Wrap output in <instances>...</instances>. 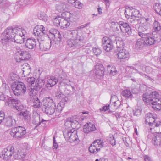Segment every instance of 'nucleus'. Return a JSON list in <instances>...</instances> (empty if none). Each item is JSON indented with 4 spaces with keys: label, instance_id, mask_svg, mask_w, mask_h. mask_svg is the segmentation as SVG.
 Instances as JSON below:
<instances>
[{
    "label": "nucleus",
    "instance_id": "55",
    "mask_svg": "<svg viewBox=\"0 0 161 161\" xmlns=\"http://www.w3.org/2000/svg\"><path fill=\"white\" fill-rule=\"evenodd\" d=\"M70 82V80H68L66 79L65 80H63V81L61 82V83H62L63 84H64V86H70L72 88V89H74V87L71 85Z\"/></svg>",
    "mask_w": 161,
    "mask_h": 161
},
{
    "label": "nucleus",
    "instance_id": "50",
    "mask_svg": "<svg viewBox=\"0 0 161 161\" xmlns=\"http://www.w3.org/2000/svg\"><path fill=\"white\" fill-rule=\"evenodd\" d=\"M67 121L65 123V125L68 124L69 123L70 125H71V126L73 125V124H76V125L79 124V122L77 121L75 119H73L71 118L67 119Z\"/></svg>",
    "mask_w": 161,
    "mask_h": 161
},
{
    "label": "nucleus",
    "instance_id": "22",
    "mask_svg": "<svg viewBox=\"0 0 161 161\" xmlns=\"http://www.w3.org/2000/svg\"><path fill=\"white\" fill-rule=\"evenodd\" d=\"M65 18L70 22L75 21L77 19V14L75 12H66L65 13Z\"/></svg>",
    "mask_w": 161,
    "mask_h": 161
},
{
    "label": "nucleus",
    "instance_id": "27",
    "mask_svg": "<svg viewBox=\"0 0 161 161\" xmlns=\"http://www.w3.org/2000/svg\"><path fill=\"white\" fill-rule=\"evenodd\" d=\"M25 155L24 150H18L17 152H14V157L15 159H20L24 158Z\"/></svg>",
    "mask_w": 161,
    "mask_h": 161
},
{
    "label": "nucleus",
    "instance_id": "64",
    "mask_svg": "<svg viewBox=\"0 0 161 161\" xmlns=\"http://www.w3.org/2000/svg\"><path fill=\"white\" fill-rule=\"evenodd\" d=\"M5 114L4 112L3 111L0 112V124L2 121L4 119Z\"/></svg>",
    "mask_w": 161,
    "mask_h": 161
},
{
    "label": "nucleus",
    "instance_id": "54",
    "mask_svg": "<svg viewBox=\"0 0 161 161\" xmlns=\"http://www.w3.org/2000/svg\"><path fill=\"white\" fill-rule=\"evenodd\" d=\"M26 80L27 82L33 86V85H34V83L35 82V78L33 77H29L27 78Z\"/></svg>",
    "mask_w": 161,
    "mask_h": 161
},
{
    "label": "nucleus",
    "instance_id": "57",
    "mask_svg": "<svg viewBox=\"0 0 161 161\" xmlns=\"http://www.w3.org/2000/svg\"><path fill=\"white\" fill-rule=\"evenodd\" d=\"M109 141L110 144H111L113 146H114L116 144V140L113 135H112L110 136Z\"/></svg>",
    "mask_w": 161,
    "mask_h": 161
},
{
    "label": "nucleus",
    "instance_id": "11",
    "mask_svg": "<svg viewBox=\"0 0 161 161\" xmlns=\"http://www.w3.org/2000/svg\"><path fill=\"white\" fill-rule=\"evenodd\" d=\"M14 147L12 145H10L4 148L0 153V158L5 160H7L10 158L12 154L14 155Z\"/></svg>",
    "mask_w": 161,
    "mask_h": 161
},
{
    "label": "nucleus",
    "instance_id": "62",
    "mask_svg": "<svg viewBox=\"0 0 161 161\" xmlns=\"http://www.w3.org/2000/svg\"><path fill=\"white\" fill-rule=\"evenodd\" d=\"M120 23V21H119L118 23H117L116 24H115V25H116V29L117 31H121V30H122L121 28L122 27L119 24Z\"/></svg>",
    "mask_w": 161,
    "mask_h": 161
},
{
    "label": "nucleus",
    "instance_id": "1",
    "mask_svg": "<svg viewBox=\"0 0 161 161\" xmlns=\"http://www.w3.org/2000/svg\"><path fill=\"white\" fill-rule=\"evenodd\" d=\"M143 100L147 104H151L154 110L161 109V99L158 92L155 91L149 94L146 93L143 95Z\"/></svg>",
    "mask_w": 161,
    "mask_h": 161
},
{
    "label": "nucleus",
    "instance_id": "60",
    "mask_svg": "<svg viewBox=\"0 0 161 161\" xmlns=\"http://www.w3.org/2000/svg\"><path fill=\"white\" fill-rule=\"evenodd\" d=\"M18 76L16 74H11L10 75L11 80L12 81H15L18 78Z\"/></svg>",
    "mask_w": 161,
    "mask_h": 161
},
{
    "label": "nucleus",
    "instance_id": "25",
    "mask_svg": "<svg viewBox=\"0 0 161 161\" xmlns=\"http://www.w3.org/2000/svg\"><path fill=\"white\" fill-rule=\"evenodd\" d=\"M58 82V80L54 76H51L47 80L46 86L47 87H50L55 85Z\"/></svg>",
    "mask_w": 161,
    "mask_h": 161
},
{
    "label": "nucleus",
    "instance_id": "32",
    "mask_svg": "<svg viewBox=\"0 0 161 161\" xmlns=\"http://www.w3.org/2000/svg\"><path fill=\"white\" fill-rule=\"evenodd\" d=\"M68 2L72 4L76 8L80 9L82 8V4L78 0H68Z\"/></svg>",
    "mask_w": 161,
    "mask_h": 161
},
{
    "label": "nucleus",
    "instance_id": "8",
    "mask_svg": "<svg viewBox=\"0 0 161 161\" xmlns=\"http://www.w3.org/2000/svg\"><path fill=\"white\" fill-rule=\"evenodd\" d=\"M46 33L45 28L42 25H37L33 29V34L37 36V39L39 43L40 41L44 40Z\"/></svg>",
    "mask_w": 161,
    "mask_h": 161
},
{
    "label": "nucleus",
    "instance_id": "14",
    "mask_svg": "<svg viewBox=\"0 0 161 161\" xmlns=\"http://www.w3.org/2000/svg\"><path fill=\"white\" fill-rule=\"evenodd\" d=\"M116 53L117 58L120 60L128 59L129 58L130 54L128 51L124 48L117 49Z\"/></svg>",
    "mask_w": 161,
    "mask_h": 161
},
{
    "label": "nucleus",
    "instance_id": "61",
    "mask_svg": "<svg viewBox=\"0 0 161 161\" xmlns=\"http://www.w3.org/2000/svg\"><path fill=\"white\" fill-rule=\"evenodd\" d=\"M109 105H108V106H103L102 108H100L99 110L100 112L105 111L108 110L109 108Z\"/></svg>",
    "mask_w": 161,
    "mask_h": 161
},
{
    "label": "nucleus",
    "instance_id": "41",
    "mask_svg": "<svg viewBox=\"0 0 161 161\" xmlns=\"http://www.w3.org/2000/svg\"><path fill=\"white\" fill-rule=\"evenodd\" d=\"M44 82L42 79L37 80L36 82L35 87L38 89H40L44 85Z\"/></svg>",
    "mask_w": 161,
    "mask_h": 161
},
{
    "label": "nucleus",
    "instance_id": "28",
    "mask_svg": "<svg viewBox=\"0 0 161 161\" xmlns=\"http://www.w3.org/2000/svg\"><path fill=\"white\" fill-rule=\"evenodd\" d=\"M70 25V22L68 20L65 18H62L59 26L62 29H65L68 27Z\"/></svg>",
    "mask_w": 161,
    "mask_h": 161
},
{
    "label": "nucleus",
    "instance_id": "31",
    "mask_svg": "<svg viewBox=\"0 0 161 161\" xmlns=\"http://www.w3.org/2000/svg\"><path fill=\"white\" fill-rule=\"evenodd\" d=\"M29 94L30 97H36V95L37 94L38 92V89L35 87V85L32 86L30 89H29Z\"/></svg>",
    "mask_w": 161,
    "mask_h": 161
},
{
    "label": "nucleus",
    "instance_id": "56",
    "mask_svg": "<svg viewBox=\"0 0 161 161\" xmlns=\"http://www.w3.org/2000/svg\"><path fill=\"white\" fill-rule=\"evenodd\" d=\"M64 103L63 102H60L57 105L56 110L60 112L62 110V108L64 107Z\"/></svg>",
    "mask_w": 161,
    "mask_h": 161
},
{
    "label": "nucleus",
    "instance_id": "34",
    "mask_svg": "<svg viewBox=\"0 0 161 161\" xmlns=\"http://www.w3.org/2000/svg\"><path fill=\"white\" fill-rule=\"evenodd\" d=\"M122 95L125 98H131L132 97V94L130 90L128 89H126L122 92Z\"/></svg>",
    "mask_w": 161,
    "mask_h": 161
},
{
    "label": "nucleus",
    "instance_id": "15",
    "mask_svg": "<svg viewBox=\"0 0 161 161\" xmlns=\"http://www.w3.org/2000/svg\"><path fill=\"white\" fill-rule=\"evenodd\" d=\"M16 49L17 50L16 54L17 55H19V57L16 58L17 62H19L20 61V60H28L29 59L30 55L28 53L22 51L21 50H18L17 48Z\"/></svg>",
    "mask_w": 161,
    "mask_h": 161
},
{
    "label": "nucleus",
    "instance_id": "48",
    "mask_svg": "<svg viewBox=\"0 0 161 161\" xmlns=\"http://www.w3.org/2000/svg\"><path fill=\"white\" fill-rule=\"evenodd\" d=\"M112 43L111 40L108 37H104L102 40L103 46Z\"/></svg>",
    "mask_w": 161,
    "mask_h": 161
},
{
    "label": "nucleus",
    "instance_id": "2",
    "mask_svg": "<svg viewBox=\"0 0 161 161\" xmlns=\"http://www.w3.org/2000/svg\"><path fill=\"white\" fill-rule=\"evenodd\" d=\"M17 27L13 28L12 27H8L6 29L1 35V42L2 45L5 47L8 46L10 41H12L14 37H15Z\"/></svg>",
    "mask_w": 161,
    "mask_h": 161
},
{
    "label": "nucleus",
    "instance_id": "29",
    "mask_svg": "<svg viewBox=\"0 0 161 161\" xmlns=\"http://www.w3.org/2000/svg\"><path fill=\"white\" fill-rule=\"evenodd\" d=\"M89 151L91 153L96 154L100 150V148L97 147V146L94 144V142L89 147Z\"/></svg>",
    "mask_w": 161,
    "mask_h": 161
},
{
    "label": "nucleus",
    "instance_id": "43",
    "mask_svg": "<svg viewBox=\"0 0 161 161\" xmlns=\"http://www.w3.org/2000/svg\"><path fill=\"white\" fill-rule=\"evenodd\" d=\"M34 99L32 103V106L35 108H39L41 107V104L39 99L37 97L34 98Z\"/></svg>",
    "mask_w": 161,
    "mask_h": 161
},
{
    "label": "nucleus",
    "instance_id": "13",
    "mask_svg": "<svg viewBox=\"0 0 161 161\" xmlns=\"http://www.w3.org/2000/svg\"><path fill=\"white\" fill-rule=\"evenodd\" d=\"M73 36V39H69L67 40V42L68 45L70 47H73L74 46H76L77 44L81 41L84 39V37L82 36H80L78 34L76 36H75L74 34Z\"/></svg>",
    "mask_w": 161,
    "mask_h": 161
},
{
    "label": "nucleus",
    "instance_id": "42",
    "mask_svg": "<svg viewBox=\"0 0 161 161\" xmlns=\"http://www.w3.org/2000/svg\"><path fill=\"white\" fill-rule=\"evenodd\" d=\"M38 17L40 19L45 22L47 20V16L44 12H39Z\"/></svg>",
    "mask_w": 161,
    "mask_h": 161
},
{
    "label": "nucleus",
    "instance_id": "23",
    "mask_svg": "<svg viewBox=\"0 0 161 161\" xmlns=\"http://www.w3.org/2000/svg\"><path fill=\"white\" fill-rule=\"evenodd\" d=\"M36 40L34 38H29L26 40L25 44L26 47L30 49H32L36 46Z\"/></svg>",
    "mask_w": 161,
    "mask_h": 161
},
{
    "label": "nucleus",
    "instance_id": "17",
    "mask_svg": "<svg viewBox=\"0 0 161 161\" xmlns=\"http://www.w3.org/2000/svg\"><path fill=\"white\" fill-rule=\"evenodd\" d=\"M16 115H13L8 116L5 119L6 125L8 127L15 125L16 123Z\"/></svg>",
    "mask_w": 161,
    "mask_h": 161
},
{
    "label": "nucleus",
    "instance_id": "9",
    "mask_svg": "<svg viewBox=\"0 0 161 161\" xmlns=\"http://www.w3.org/2000/svg\"><path fill=\"white\" fill-rule=\"evenodd\" d=\"M17 30L15 34L12 41L17 43L21 44L24 42L26 35V32L24 29L17 27Z\"/></svg>",
    "mask_w": 161,
    "mask_h": 161
},
{
    "label": "nucleus",
    "instance_id": "5",
    "mask_svg": "<svg viewBox=\"0 0 161 161\" xmlns=\"http://www.w3.org/2000/svg\"><path fill=\"white\" fill-rule=\"evenodd\" d=\"M14 94L17 96L23 95L26 92V88L24 83L21 82H15L12 86Z\"/></svg>",
    "mask_w": 161,
    "mask_h": 161
},
{
    "label": "nucleus",
    "instance_id": "36",
    "mask_svg": "<svg viewBox=\"0 0 161 161\" xmlns=\"http://www.w3.org/2000/svg\"><path fill=\"white\" fill-rule=\"evenodd\" d=\"M89 24L90 23H87L84 25H82L80 26H79L78 27H77L76 28L75 30H72L71 31H70L71 32V34L72 35H74V34L75 36H76L77 34H78L77 32L76 31L78 30L81 29L86 27L88 25H89Z\"/></svg>",
    "mask_w": 161,
    "mask_h": 161
},
{
    "label": "nucleus",
    "instance_id": "59",
    "mask_svg": "<svg viewBox=\"0 0 161 161\" xmlns=\"http://www.w3.org/2000/svg\"><path fill=\"white\" fill-rule=\"evenodd\" d=\"M28 67L27 68V70H23V75L24 76H25L29 75V74L31 72V70L30 69H28Z\"/></svg>",
    "mask_w": 161,
    "mask_h": 161
},
{
    "label": "nucleus",
    "instance_id": "52",
    "mask_svg": "<svg viewBox=\"0 0 161 161\" xmlns=\"http://www.w3.org/2000/svg\"><path fill=\"white\" fill-rule=\"evenodd\" d=\"M116 43L117 44V49L123 48L124 46V44L123 41L122 40H118L117 41Z\"/></svg>",
    "mask_w": 161,
    "mask_h": 161
},
{
    "label": "nucleus",
    "instance_id": "40",
    "mask_svg": "<svg viewBox=\"0 0 161 161\" xmlns=\"http://www.w3.org/2000/svg\"><path fill=\"white\" fill-rule=\"evenodd\" d=\"M144 40L142 39H138L136 44V47L139 49L140 48L142 47L145 44Z\"/></svg>",
    "mask_w": 161,
    "mask_h": 161
},
{
    "label": "nucleus",
    "instance_id": "7",
    "mask_svg": "<svg viewBox=\"0 0 161 161\" xmlns=\"http://www.w3.org/2000/svg\"><path fill=\"white\" fill-rule=\"evenodd\" d=\"M156 115L151 113L147 114L145 116V122L153 128H158L161 130V122H156Z\"/></svg>",
    "mask_w": 161,
    "mask_h": 161
},
{
    "label": "nucleus",
    "instance_id": "53",
    "mask_svg": "<svg viewBox=\"0 0 161 161\" xmlns=\"http://www.w3.org/2000/svg\"><path fill=\"white\" fill-rule=\"evenodd\" d=\"M93 52L96 56L100 55L101 53V50L98 47H96L92 49Z\"/></svg>",
    "mask_w": 161,
    "mask_h": 161
},
{
    "label": "nucleus",
    "instance_id": "51",
    "mask_svg": "<svg viewBox=\"0 0 161 161\" xmlns=\"http://www.w3.org/2000/svg\"><path fill=\"white\" fill-rule=\"evenodd\" d=\"M104 50L107 52L110 51L113 48V46L112 43L103 46Z\"/></svg>",
    "mask_w": 161,
    "mask_h": 161
},
{
    "label": "nucleus",
    "instance_id": "45",
    "mask_svg": "<svg viewBox=\"0 0 161 161\" xmlns=\"http://www.w3.org/2000/svg\"><path fill=\"white\" fill-rule=\"evenodd\" d=\"M153 30L155 31H158L161 30V26L158 22L156 20L154 21L153 25Z\"/></svg>",
    "mask_w": 161,
    "mask_h": 161
},
{
    "label": "nucleus",
    "instance_id": "19",
    "mask_svg": "<svg viewBox=\"0 0 161 161\" xmlns=\"http://www.w3.org/2000/svg\"><path fill=\"white\" fill-rule=\"evenodd\" d=\"M95 69L94 73L98 76H102L104 75V68L103 65L100 64H97L95 66Z\"/></svg>",
    "mask_w": 161,
    "mask_h": 161
},
{
    "label": "nucleus",
    "instance_id": "24",
    "mask_svg": "<svg viewBox=\"0 0 161 161\" xmlns=\"http://www.w3.org/2000/svg\"><path fill=\"white\" fill-rule=\"evenodd\" d=\"M72 131V133L71 134L70 138L67 141L71 143L73 142L75 143H78L79 142V140L77 135V131L73 128Z\"/></svg>",
    "mask_w": 161,
    "mask_h": 161
},
{
    "label": "nucleus",
    "instance_id": "38",
    "mask_svg": "<svg viewBox=\"0 0 161 161\" xmlns=\"http://www.w3.org/2000/svg\"><path fill=\"white\" fill-rule=\"evenodd\" d=\"M44 121V120L43 119H42L41 121H40L39 115L37 114L36 117L33 119L32 123L35 125L36 127H37L39 126L41 122Z\"/></svg>",
    "mask_w": 161,
    "mask_h": 161
},
{
    "label": "nucleus",
    "instance_id": "47",
    "mask_svg": "<svg viewBox=\"0 0 161 161\" xmlns=\"http://www.w3.org/2000/svg\"><path fill=\"white\" fill-rule=\"evenodd\" d=\"M62 17L57 16L54 18L53 20L54 25L57 26H59Z\"/></svg>",
    "mask_w": 161,
    "mask_h": 161
},
{
    "label": "nucleus",
    "instance_id": "63",
    "mask_svg": "<svg viewBox=\"0 0 161 161\" xmlns=\"http://www.w3.org/2000/svg\"><path fill=\"white\" fill-rule=\"evenodd\" d=\"M28 68V69H30L31 68L30 67L29 65L28 64L25 63L23 65V68H22V71H23V70H27V68Z\"/></svg>",
    "mask_w": 161,
    "mask_h": 161
},
{
    "label": "nucleus",
    "instance_id": "44",
    "mask_svg": "<svg viewBox=\"0 0 161 161\" xmlns=\"http://www.w3.org/2000/svg\"><path fill=\"white\" fill-rule=\"evenodd\" d=\"M94 144L96 145L97 147L101 148L103 147L104 145V142L103 140L101 139H97L94 142Z\"/></svg>",
    "mask_w": 161,
    "mask_h": 161
},
{
    "label": "nucleus",
    "instance_id": "20",
    "mask_svg": "<svg viewBox=\"0 0 161 161\" xmlns=\"http://www.w3.org/2000/svg\"><path fill=\"white\" fill-rule=\"evenodd\" d=\"M96 130L95 125L90 122L87 123L84 125L83 128V131L86 133L95 131Z\"/></svg>",
    "mask_w": 161,
    "mask_h": 161
},
{
    "label": "nucleus",
    "instance_id": "4",
    "mask_svg": "<svg viewBox=\"0 0 161 161\" xmlns=\"http://www.w3.org/2000/svg\"><path fill=\"white\" fill-rule=\"evenodd\" d=\"M2 100H4L5 104L12 108H15L18 111H21L24 108L23 105L21 104L20 101L18 100L12 99L10 97H4Z\"/></svg>",
    "mask_w": 161,
    "mask_h": 161
},
{
    "label": "nucleus",
    "instance_id": "21",
    "mask_svg": "<svg viewBox=\"0 0 161 161\" xmlns=\"http://www.w3.org/2000/svg\"><path fill=\"white\" fill-rule=\"evenodd\" d=\"M152 142L154 145L161 147V132L157 133L154 135Z\"/></svg>",
    "mask_w": 161,
    "mask_h": 161
},
{
    "label": "nucleus",
    "instance_id": "49",
    "mask_svg": "<svg viewBox=\"0 0 161 161\" xmlns=\"http://www.w3.org/2000/svg\"><path fill=\"white\" fill-rule=\"evenodd\" d=\"M9 87L6 83H3L2 86L0 88V91L3 93H5L6 92L9 90Z\"/></svg>",
    "mask_w": 161,
    "mask_h": 161
},
{
    "label": "nucleus",
    "instance_id": "46",
    "mask_svg": "<svg viewBox=\"0 0 161 161\" xmlns=\"http://www.w3.org/2000/svg\"><path fill=\"white\" fill-rule=\"evenodd\" d=\"M149 20V18L142 19H141L140 22V27L139 29H140V28L142 27H146L148 23V21Z\"/></svg>",
    "mask_w": 161,
    "mask_h": 161
},
{
    "label": "nucleus",
    "instance_id": "18",
    "mask_svg": "<svg viewBox=\"0 0 161 161\" xmlns=\"http://www.w3.org/2000/svg\"><path fill=\"white\" fill-rule=\"evenodd\" d=\"M41 104L42 108L55 105L53 100L50 97L44 98L42 101Z\"/></svg>",
    "mask_w": 161,
    "mask_h": 161
},
{
    "label": "nucleus",
    "instance_id": "16",
    "mask_svg": "<svg viewBox=\"0 0 161 161\" xmlns=\"http://www.w3.org/2000/svg\"><path fill=\"white\" fill-rule=\"evenodd\" d=\"M119 24L121 26L122 29L121 32H125L129 35H130L132 34L131 29L128 23L122 21H120Z\"/></svg>",
    "mask_w": 161,
    "mask_h": 161
},
{
    "label": "nucleus",
    "instance_id": "33",
    "mask_svg": "<svg viewBox=\"0 0 161 161\" xmlns=\"http://www.w3.org/2000/svg\"><path fill=\"white\" fill-rule=\"evenodd\" d=\"M107 70L108 73L111 75H116L117 72L115 66L113 65H108L107 66Z\"/></svg>",
    "mask_w": 161,
    "mask_h": 161
},
{
    "label": "nucleus",
    "instance_id": "35",
    "mask_svg": "<svg viewBox=\"0 0 161 161\" xmlns=\"http://www.w3.org/2000/svg\"><path fill=\"white\" fill-rule=\"evenodd\" d=\"M68 6L66 4L63 3L57 5L56 8L59 12H64L67 10Z\"/></svg>",
    "mask_w": 161,
    "mask_h": 161
},
{
    "label": "nucleus",
    "instance_id": "37",
    "mask_svg": "<svg viewBox=\"0 0 161 161\" xmlns=\"http://www.w3.org/2000/svg\"><path fill=\"white\" fill-rule=\"evenodd\" d=\"M72 132V129L66 130L64 131L63 135L65 140L67 141L70 138Z\"/></svg>",
    "mask_w": 161,
    "mask_h": 161
},
{
    "label": "nucleus",
    "instance_id": "10",
    "mask_svg": "<svg viewBox=\"0 0 161 161\" xmlns=\"http://www.w3.org/2000/svg\"><path fill=\"white\" fill-rule=\"evenodd\" d=\"M26 133V129L22 126L13 128L11 129L10 132L11 135L17 139L23 137Z\"/></svg>",
    "mask_w": 161,
    "mask_h": 161
},
{
    "label": "nucleus",
    "instance_id": "6",
    "mask_svg": "<svg viewBox=\"0 0 161 161\" xmlns=\"http://www.w3.org/2000/svg\"><path fill=\"white\" fill-rule=\"evenodd\" d=\"M139 13L138 11L135 9H132L131 10L128 9L125 10L124 13L125 17L128 19V21L133 24H136V23L139 22Z\"/></svg>",
    "mask_w": 161,
    "mask_h": 161
},
{
    "label": "nucleus",
    "instance_id": "12",
    "mask_svg": "<svg viewBox=\"0 0 161 161\" xmlns=\"http://www.w3.org/2000/svg\"><path fill=\"white\" fill-rule=\"evenodd\" d=\"M49 36L51 37L55 43H59L61 40V36L59 32L57 29H51L49 31Z\"/></svg>",
    "mask_w": 161,
    "mask_h": 161
},
{
    "label": "nucleus",
    "instance_id": "26",
    "mask_svg": "<svg viewBox=\"0 0 161 161\" xmlns=\"http://www.w3.org/2000/svg\"><path fill=\"white\" fill-rule=\"evenodd\" d=\"M42 111L45 112L47 114L49 115H52L55 112L56 109V105H52L49 107H46L45 108H42Z\"/></svg>",
    "mask_w": 161,
    "mask_h": 161
},
{
    "label": "nucleus",
    "instance_id": "58",
    "mask_svg": "<svg viewBox=\"0 0 161 161\" xmlns=\"http://www.w3.org/2000/svg\"><path fill=\"white\" fill-rule=\"evenodd\" d=\"M53 149H57L58 148V145L57 143L55 140V137L54 136L53 137Z\"/></svg>",
    "mask_w": 161,
    "mask_h": 161
},
{
    "label": "nucleus",
    "instance_id": "3",
    "mask_svg": "<svg viewBox=\"0 0 161 161\" xmlns=\"http://www.w3.org/2000/svg\"><path fill=\"white\" fill-rule=\"evenodd\" d=\"M145 31L142 32L139 31L138 34L141 37L145 39L144 42L146 45H151L153 44L155 42H158L161 40V36L159 34H156V37L155 39L154 37L149 33H144Z\"/></svg>",
    "mask_w": 161,
    "mask_h": 161
},
{
    "label": "nucleus",
    "instance_id": "39",
    "mask_svg": "<svg viewBox=\"0 0 161 161\" xmlns=\"http://www.w3.org/2000/svg\"><path fill=\"white\" fill-rule=\"evenodd\" d=\"M153 8L155 12L161 16V4L156 3L154 4Z\"/></svg>",
    "mask_w": 161,
    "mask_h": 161
},
{
    "label": "nucleus",
    "instance_id": "30",
    "mask_svg": "<svg viewBox=\"0 0 161 161\" xmlns=\"http://www.w3.org/2000/svg\"><path fill=\"white\" fill-rule=\"evenodd\" d=\"M135 68L133 66H131L130 67V69L132 70V71L134 73H136L138 72V71L137 69H139L142 70H145V67H143V66L142 65V64L138 62L135 65Z\"/></svg>",
    "mask_w": 161,
    "mask_h": 161
}]
</instances>
